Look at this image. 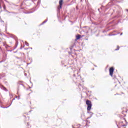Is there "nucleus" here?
I'll return each mask as SVG.
<instances>
[{"label":"nucleus","instance_id":"7","mask_svg":"<svg viewBox=\"0 0 128 128\" xmlns=\"http://www.w3.org/2000/svg\"><path fill=\"white\" fill-rule=\"evenodd\" d=\"M118 48L117 49H115V50H120V47H118Z\"/></svg>","mask_w":128,"mask_h":128},{"label":"nucleus","instance_id":"1","mask_svg":"<svg viewBox=\"0 0 128 128\" xmlns=\"http://www.w3.org/2000/svg\"><path fill=\"white\" fill-rule=\"evenodd\" d=\"M86 104L88 105L87 110L90 111L92 110V102L90 100H86Z\"/></svg>","mask_w":128,"mask_h":128},{"label":"nucleus","instance_id":"11","mask_svg":"<svg viewBox=\"0 0 128 128\" xmlns=\"http://www.w3.org/2000/svg\"><path fill=\"white\" fill-rule=\"evenodd\" d=\"M126 11L128 12V10H126Z\"/></svg>","mask_w":128,"mask_h":128},{"label":"nucleus","instance_id":"2","mask_svg":"<svg viewBox=\"0 0 128 128\" xmlns=\"http://www.w3.org/2000/svg\"><path fill=\"white\" fill-rule=\"evenodd\" d=\"M114 68H110V70H109L110 74L111 76H112V74H114Z\"/></svg>","mask_w":128,"mask_h":128},{"label":"nucleus","instance_id":"3","mask_svg":"<svg viewBox=\"0 0 128 128\" xmlns=\"http://www.w3.org/2000/svg\"><path fill=\"white\" fill-rule=\"evenodd\" d=\"M62 0H60L59 2L60 6H58V10H60L62 8Z\"/></svg>","mask_w":128,"mask_h":128},{"label":"nucleus","instance_id":"10","mask_svg":"<svg viewBox=\"0 0 128 128\" xmlns=\"http://www.w3.org/2000/svg\"><path fill=\"white\" fill-rule=\"evenodd\" d=\"M18 100H20V97H18Z\"/></svg>","mask_w":128,"mask_h":128},{"label":"nucleus","instance_id":"4","mask_svg":"<svg viewBox=\"0 0 128 128\" xmlns=\"http://www.w3.org/2000/svg\"><path fill=\"white\" fill-rule=\"evenodd\" d=\"M76 40H80V35H78L76 36Z\"/></svg>","mask_w":128,"mask_h":128},{"label":"nucleus","instance_id":"5","mask_svg":"<svg viewBox=\"0 0 128 128\" xmlns=\"http://www.w3.org/2000/svg\"><path fill=\"white\" fill-rule=\"evenodd\" d=\"M25 44L26 46H28V43L26 42H25Z\"/></svg>","mask_w":128,"mask_h":128},{"label":"nucleus","instance_id":"6","mask_svg":"<svg viewBox=\"0 0 128 128\" xmlns=\"http://www.w3.org/2000/svg\"><path fill=\"white\" fill-rule=\"evenodd\" d=\"M46 22H48V20H45L42 23V24H46Z\"/></svg>","mask_w":128,"mask_h":128},{"label":"nucleus","instance_id":"9","mask_svg":"<svg viewBox=\"0 0 128 128\" xmlns=\"http://www.w3.org/2000/svg\"><path fill=\"white\" fill-rule=\"evenodd\" d=\"M123 126H126V125L124 124V125H123Z\"/></svg>","mask_w":128,"mask_h":128},{"label":"nucleus","instance_id":"12","mask_svg":"<svg viewBox=\"0 0 128 128\" xmlns=\"http://www.w3.org/2000/svg\"><path fill=\"white\" fill-rule=\"evenodd\" d=\"M16 98H18V96H16Z\"/></svg>","mask_w":128,"mask_h":128},{"label":"nucleus","instance_id":"13","mask_svg":"<svg viewBox=\"0 0 128 128\" xmlns=\"http://www.w3.org/2000/svg\"><path fill=\"white\" fill-rule=\"evenodd\" d=\"M25 76H26V74H25Z\"/></svg>","mask_w":128,"mask_h":128},{"label":"nucleus","instance_id":"8","mask_svg":"<svg viewBox=\"0 0 128 128\" xmlns=\"http://www.w3.org/2000/svg\"><path fill=\"white\" fill-rule=\"evenodd\" d=\"M120 36H122V32L120 34Z\"/></svg>","mask_w":128,"mask_h":128}]
</instances>
